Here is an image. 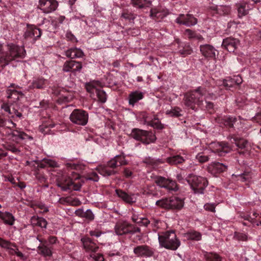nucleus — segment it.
I'll list each match as a JSON object with an SVG mask.
<instances>
[{
    "instance_id": "f257e3e1",
    "label": "nucleus",
    "mask_w": 261,
    "mask_h": 261,
    "mask_svg": "<svg viewBox=\"0 0 261 261\" xmlns=\"http://www.w3.org/2000/svg\"><path fill=\"white\" fill-rule=\"evenodd\" d=\"M213 94L207 93L204 87H198L196 89L188 92L184 95V103L187 107L194 110L196 105H199L203 102V96L207 98L208 96L212 97Z\"/></svg>"
},
{
    "instance_id": "f03ea898",
    "label": "nucleus",
    "mask_w": 261,
    "mask_h": 261,
    "mask_svg": "<svg viewBox=\"0 0 261 261\" xmlns=\"http://www.w3.org/2000/svg\"><path fill=\"white\" fill-rule=\"evenodd\" d=\"M25 50L23 47L13 43L7 45V52L0 57V63L5 66L12 61H18L25 56Z\"/></svg>"
},
{
    "instance_id": "7ed1b4c3",
    "label": "nucleus",
    "mask_w": 261,
    "mask_h": 261,
    "mask_svg": "<svg viewBox=\"0 0 261 261\" xmlns=\"http://www.w3.org/2000/svg\"><path fill=\"white\" fill-rule=\"evenodd\" d=\"M115 231L117 235L122 236L126 234H137L136 238L134 241H140L142 238L141 229L135 225L126 221H119L115 226Z\"/></svg>"
},
{
    "instance_id": "20e7f679",
    "label": "nucleus",
    "mask_w": 261,
    "mask_h": 261,
    "mask_svg": "<svg viewBox=\"0 0 261 261\" xmlns=\"http://www.w3.org/2000/svg\"><path fill=\"white\" fill-rule=\"evenodd\" d=\"M158 236L160 245L167 249L176 250L180 245L174 231H167Z\"/></svg>"
},
{
    "instance_id": "39448f33",
    "label": "nucleus",
    "mask_w": 261,
    "mask_h": 261,
    "mask_svg": "<svg viewBox=\"0 0 261 261\" xmlns=\"http://www.w3.org/2000/svg\"><path fill=\"white\" fill-rule=\"evenodd\" d=\"M186 180L195 194H204V191L208 185L206 178L193 174H189L186 177Z\"/></svg>"
},
{
    "instance_id": "423d86ee",
    "label": "nucleus",
    "mask_w": 261,
    "mask_h": 261,
    "mask_svg": "<svg viewBox=\"0 0 261 261\" xmlns=\"http://www.w3.org/2000/svg\"><path fill=\"white\" fill-rule=\"evenodd\" d=\"M155 204L163 208L180 210L184 205V201L182 199L173 196L157 200Z\"/></svg>"
},
{
    "instance_id": "0eeeda50",
    "label": "nucleus",
    "mask_w": 261,
    "mask_h": 261,
    "mask_svg": "<svg viewBox=\"0 0 261 261\" xmlns=\"http://www.w3.org/2000/svg\"><path fill=\"white\" fill-rule=\"evenodd\" d=\"M57 185L63 191H66L67 190L80 191L82 185L77 178L73 180L70 177L63 176L62 178L57 180Z\"/></svg>"
},
{
    "instance_id": "6e6552de",
    "label": "nucleus",
    "mask_w": 261,
    "mask_h": 261,
    "mask_svg": "<svg viewBox=\"0 0 261 261\" xmlns=\"http://www.w3.org/2000/svg\"><path fill=\"white\" fill-rule=\"evenodd\" d=\"M131 135L134 139L141 141L144 144L153 143L156 139L155 135L152 132L138 128H134L132 131Z\"/></svg>"
},
{
    "instance_id": "1a4fd4ad",
    "label": "nucleus",
    "mask_w": 261,
    "mask_h": 261,
    "mask_svg": "<svg viewBox=\"0 0 261 261\" xmlns=\"http://www.w3.org/2000/svg\"><path fill=\"white\" fill-rule=\"evenodd\" d=\"M88 114L85 111L75 109L70 115V121L77 125L84 126L88 121Z\"/></svg>"
},
{
    "instance_id": "9d476101",
    "label": "nucleus",
    "mask_w": 261,
    "mask_h": 261,
    "mask_svg": "<svg viewBox=\"0 0 261 261\" xmlns=\"http://www.w3.org/2000/svg\"><path fill=\"white\" fill-rule=\"evenodd\" d=\"M154 181L161 188H165L169 191H177L178 190L176 182L169 178L161 176H156L154 178Z\"/></svg>"
},
{
    "instance_id": "9b49d317",
    "label": "nucleus",
    "mask_w": 261,
    "mask_h": 261,
    "mask_svg": "<svg viewBox=\"0 0 261 261\" xmlns=\"http://www.w3.org/2000/svg\"><path fill=\"white\" fill-rule=\"evenodd\" d=\"M58 6L56 0H39L38 7L44 13H49L55 11Z\"/></svg>"
},
{
    "instance_id": "f8f14e48",
    "label": "nucleus",
    "mask_w": 261,
    "mask_h": 261,
    "mask_svg": "<svg viewBox=\"0 0 261 261\" xmlns=\"http://www.w3.org/2000/svg\"><path fill=\"white\" fill-rule=\"evenodd\" d=\"M210 147L213 152L219 156H224L231 150L228 144L223 142L212 143Z\"/></svg>"
},
{
    "instance_id": "ddd939ff",
    "label": "nucleus",
    "mask_w": 261,
    "mask_h": 261,
    "mask_svg": "<svg viewBox=\"0 0 261 261\" xmlns=\"http://www.w3.org/2000/svg\"><path fill=\"white\" fill-rule=\"evenodd\" d=\"M37 239L41 243L37 248L39 254L45 258H50L53 254V248L47 245V240L39 239L38 237Z\"/></svg>"
},
{
    "instance_id": "4468645a",
    "label": "nucleus",
    "mask_w": 261,
    "mask_h": 261,
    "mask_svg": "<svg viewBox=\"0 0 261 261\" xmlns=\"http://www.w3.org/2000/svg\"><path fill=\"white\" fill-rule=\"evenodd\" d=\"M133 252L137 257L145 258L150 257L154 253L152 248L146 245L137 246L134 248Z\"/></svg>"
},
{
    "instance_id": "2eb2a0df",
    "label": "nucleus",
    "mask_w": 261,
    "mask_h": 261,
    "mask_svg": "<svg viewBox=\"0 0 261 261\" xmlns=\"http://www.w3.org/2000/svg\"><path fill=\"white\" fill-rule=\"evenodd\" d=\"M175 22L179 24L191 27L195 25L197 23V20L192 14H187L185 15L180 14L176 19Z\"/></svg>"
},
{
    "instance_id": "dca6fc26",
    "label": "nucleus",
    "mask_w": 261,
    "mask_h": 261,
    "mask_svg": "<svg viewBox=\"0 0 261 261\" xmlns=\"http://www.w3.org/2000/svg\"><path fill=\"white\" fill-rule=\"evenodd\" d=\"M168 11L161 7L152 8L150 12V16L156 21H160L168 14Z\"/></svg>"
},
{
    "instance_id": "f3484780",
    "label": "nucleus",
    "mask_w": 261,
    "mask_h": 261,
    "mask_svg": "<svg viewBox=\"0 0 261 261\" xmlns=\"http://www.w3.org/2000/svg\"><path fill=\"white\" fill-rule=\"evenodd\" d=\"M82 68L81 62L74 60L66 61L63 66L62 70L64 72H75L80 71Z\"/></svg>"
},
{
    "instance_id": "a211bd4d",
    "label": "nucleus",
    "mask_w": 261,
    "mask_h": 261,
    "mask_svg": "<svg viewBox=\"0 0 261 261\" xmlns=\"http://www.w3.org/2000/svg\"><path fill=\"white\" fill-rule=\"evenodd\" d=\"M200 51L205 58L208 59H216L217 50L215 48L210 44L201 45L199 47Z\"/></svg>"
},
{
    "instance_id": "6ab92c4d",
    "label": "nucleus",
    "mask_w": 261,
    "mask_h": 261,
    "mask_svg": "<svg viewBox=\"0 0 261 261\" xmlns=\"http://www.w3.org/2000/svg\"><path fill=\"white\" fill-rule=\"evenodd\" d=\"M42 35L40 29L35 27L28 25V28L25 31L23 36L25 39H32L34 41H36Z\"/></svg>"
},
{
    "instance_id": "aec40b11",
    "label": "nucleus",
    "mask_w": 261,
    "mask_h": 261,
    "mask_svg": "<svg viewBox=\"0 0 261 261\" xmlns=\"http://www.w3.org/2000/svg\"><path fill=\"white\" fill-rule=\"evenodd\" d=\"M238 15L240 17L246 15L249 10L253 8V5L247 1H242L236 4Z\"/></svg>"
},
{
    "instance_id": "412c9836",
    "label": "nucleus",
    "mask_w": 261,
    "mask_h": 261,
    "mask_svg": "<svg viewBox=\"0 0 261 261\" xmlns=\"http://www.w3.org/2000/svg\"><path fill=\"white\" fill-rule=\"evenodd\" d=\"M178 44L177 53L182 57H185L193 53V49L188 43H182L179 39H176Z\"/></svg>"
},
{
    "instance_id": "4be33fe9",
    "label": "nucleus",
    "mask_w": 261,
    "mask_h": 261,
    "mask_svg": "<svg viewBox=\"0 0 261 261\" xmlns=\"http://www.w3.org/2000/svg\"><path fill=\"white\" fill-rule=\"evenodd\" d=\"M227 166L219 162H212L207 166L208 171L212 174H216L225 171Z\"/></svg>"
},
{
    "instance_id": "5701e85b",
    "label": "nucleus",
    "mask_w": 261,
    "mask_h": 261,
    "mask_svg": "<svg viewBox=\"0 0 261 261\" xmlns=\"http://www.w3.org/2000/svg\"><path fill=\"white\" fill-rule=\"evenodd\" d=\"M239 44V41L233 38H227L223 41L222 46L229 52H233Z\"/></svg>"
},
{
    "instance_id": "b1692460",
    "label": "nucleus",
    "mask_w": 261,
    "mask_h": 261,
    "mask_svg": "<svg viewBox=\"0 0 261 261\" xmlns=\"http://www.w3.org/2000/svg\"><path fill=\"white\" fill-rule=\"evenodd\" d=\"M83 247L87 252L91 253L96 252L99 247L89 238H84L81 239Z\"/></svg>"
},
{
    "instance_id": "393cba45",
    "label": "nucleus",
    "mask_w": 261,
    "mask_h": 261,
    "mask_svg": "<svg viewBox=\"0 0 261 261\" xmlns=\"http://www.w3.org/2000/svg\"><path fill=\"white\" fill-rule=\"evenodd\" d=\"M64 55L66 57L72 59L82 58L84 56V53L81 49L73 47L65 50Z\"/></svg>"
},
{
    "instance_id": "a878e982",
    "label": "nucleus",
    "mask_w": 261,
    "mask_h": 261,
    "mask_svg": "<svg viewBox=\"0 0 261 261\" xmlns=\"http://www.w3.org/2000/svg\"><path fill=\"white\" fill-rule=\"evenodd\" d=\"M144 97V93L140 91L136 90L133 91L128 95V103L130 105L134 106L135 103Z\"/></svg>"
},
{
    "instance_id": "bb28decb",
    "label": "nucleus",
    "mask_w": 261,
    "mask_h": 261,
    "mask_svg": "<svg viewBox=\"0 0 261 261\" xmlns=\"http://www.w3.org/2000/svg\"><path fill=\"white\" fill-rule=\"evenodd\" d=\"M0 219L3 221L6 225L12 226L15 221L14 216L8 212H3L0 211Z\"/></svg>"
},
{
    "instance_id": "cd10ccee",
    "label": "nucleus",
    "mask_w": 261,
    "mask_h": 261,
    "mask_svg": "<svg viewBox=\"0 0 261 261\" xmlns=\"http://www.w3.org/2000/svg\"><path fill=\"white\" fill-rule=\"evenodd\" d=\"M132 221L141 226H147L150 223L149 220L145 217H141L136 212H133L131 216Z\"/></svg>"
},
{
    "instance_id": "c85d7f7f",
    "label": "nucleus",
    "mask_w": 261,
    "mask_h": 261,
    "mask_svg": "<svg viewBox=\"0 0 261 261\" xmlns=\"http://www.w3.org/2000/svg\"><path fill=\"white\" fill-rule=\"evenodd\" d=\"M96 170L99 174L103 176H109L117 173L115 170L111 169L107 164L98 166L96 168Z\"/></svg>"
},
{
    "instance_id": "c756f323",
    "label": "nucleus",
    "mask_w": 261,
    "mask_h": 261,
    "mask_svg": "<svg viewBox=\"0 0 261 261\" xmlns=\"http://www.w3.org/2000/svg\"><path fill=\"white\" fill-rule=\"evenodd\" d=\"M216 120L220 124H223L229 127H232L235 122L237 121L236 118L229 116L218 117Z\"/></svg>"
},
{
    "instance_id": "7c9ffc66",
    "label": "nucleus",
    "mask_w": 261,
    "mask_h": 261,
    "mask_svg": "<svg viewBox=\"0 0 261 261\" xmlns=\"http://www.w3.org/2000/svg\"><path fill=\"white\" fill-rule=\"evenodd\" d=\"M99 85L100 82L98 81H92L86 84V89L87 92L90 93L91 97L94 95V93H97L99 89L97 87Z\"/></svg>"
},
{
    "instance_id": "2f4dec72",
    "label": "nucleus",
    "mask_w": 261,
    "mask_h": 261,
    "mask_svg": "<svg viewBox=\"0 0 261 261\" xmlns=\"http://www.w3.org/2000/svg\"><path fill=\"white\" fill-rule=\"evenodd\" d=\"M31 221L32 225L39 226L41 228H45L47 224L46 220L42 217L33 216L31 218Z\"/></svg>"
},
{
    "instance_id": "473e14b6",
    "label": "nucleus",
    "mask_w": 261,
    "mask_h": 261,
    "mask_svg": "<svg viewBox=\"0 0 261 261\" xmlns=\"http://www.w3.org/2000/svg\"><path fill=\"white\" fill-rule=\"evenodd\" d=\"M46 80L43 77L36 78L33 80L30 88L43 89L45 87Z\"/></svg>"
},
{
    "instance_id": "72a5a7b5",
    "label": "nucleus",
    "mask_w": 261,
    "mask_h": 261,
    "mask_svg": "<svg viewBox=\"0 0 261 261\" xmlns=\"http://www.w3.org/2000/svg\"><path fill=\"white\" fill-rule=\"evenodd\" d=\"M76 214L77 216L82 218H84L89 221H92L94 218V214L89 209L87 210L86 211H84L83 210H79L76 211Z\"/></svg>"
},
{
    "instance_id": "f704fd0d",
    "label": "nucleus",
    "mask_w": 261,
    "mask_h": 261,
    "mask_svg": "<svg viewBox=\"0 0 261 261\" xmlns=\"http://www.w3.org/2000/svg\"><path fill=\"white\" fill-rule=\"evenodd\" d=\"M185 35L189 39H196L199 41H202L203 40L202 36L196 33L195 31L190 29H186L185 31Z\"/></svg>"
},
{
    "instance_id": "c9c22d12",
    "label": "nucleus",
    "mask_w": 261,
    "mask_h": 261,
    "mask_svg": "<svg viewBox=\"0 0 261 261\" xmlns=\"http://www.w3.org/2000/svg\"><path fill=\"white\" fill-rule=\"evenodd\" d=\"M185 160L184 157L176 155L167 158L166 162L170 165H178L182 164Z\"/></svg>"
},
{
    "instance_id": "e433bc0d",
    "label": "nucleus",
    "mask_w": 261,
    "mask_h": 261,
    "mask_svg": "<svg viewBox=\"0 0 261 261\" xmlns=\"http://www.w3.org/2000/svg\"><path fill=\"white\" fill-rule=\"evenodd\" d=\"M115 192L119 197L127 203H132L134 201L130 195L121 190L117 189L115 190Z\"/></svg>"
},
{
    "instance_id": "4c0bfd02",
    "label": "nucleus",
    "mask_w": 261,
    "mask_h": 261,
    "mask_svg": "<svg viewBox=\"0 0 261 261\" xmlns=\"http://www.w3.org/2000/svg\"><path fill=\"white\" fill-rule=\"evenodd\" d=\"M0 247L4 249L9 250V252H10L13 247L16 248V245L15 243L0 238Z\"/></svg>"
},
{
    "instance_id": "58836bf2",
    "label": "nucleus",
    "mask_w": 261,
    "mask_h": 261,
    "mask_svg": "<svg viewBox=\"0 0 261 261\" xmlns=\"http://www.w3.org/2000/svg\"><path fill=\"white\" fill-rule=\"evenodd\" d=\"M11 134L14 138L13 140L16 141H18L19 140H24L29 137L28 135L25 133L17 130L12 131Z\"/></svg>"
},
{
    "instance_id": "ea45409f",
    "label": "nucleus",
    "mask_w": 261,
    "mask_h": 261,
    "mask_svg": "<svg viewBox=\"0 0 261 261\" xmlns=\"http://www.w3.org/2000/svg\"><path fill=\"white\" fill-rule=\"evenodd\" d=\"M181 109L177 107L172 108L171 110H167L166 114L171 117H178L181 116Z\"/></svg>"
},
{
    "instance_id": "a19ab883",
    "label": "nucleus",
    "mask_w": 261,
    "mask_h": 261,
    "mask_svg": "<svg viewBox=\"0 0 261 261\" xmlns=\"http://www.w3.org/2000/svg\"><path fill=\"white\" fill-rule=\"evenodd\" d=\"M204 257L206 261H221V257L217 254L212 252H205Z\"/></svg>"
},
{
    "instance_id": "79ce46f5",
    "label": "nucleus",
    "mask_w": 261,
    "mask_h": 261,
    "mask_svg": "<svg viewBox=\"0 0 261 261\" xmlns=\"http://www.w3.org/2000/svg\"><path fill=\"white\" fill-rule=\"evenodd\" d=\"M238 180L242 182L249 181L252 178V174L249 172H245L237 176Z\"/></svg>"
},
{
    "instance_id": "37998d69",
    "label": "nucleus",
    "mask_w": 261,
    "mask_h": 261,
    "mask_svg": "<svg viewBox=\"0 0 261 261\" xmlns=\"http://www.w3.org/2000/svg\"><path fill=\"white\" fill-rule=\"evenodd\" d=\"M187 237L192 240L199 241L201 239V234L196 231H191L187 233Z\"/></svg>"
},
{
    "instance_id": "c03bdc74",
    "label": "nucleus",
    "mask_w": 261,
    "mask_h": 261,
    "mask_svg": "<svg viewBox=\"0 0 261 261\" xmlns=\"http://www.w3.org/2000/svg\"><path fill=\"white\" fill-rule=\"evenodd\" d=\"M148 125L159 129H162L164 127L160 120L156 118L148 121Z\"/></svg>"
},
{
    "instance_id": "a18cd8bd",
    "label": "nucleus",
    "mask_w": 261,
    "mask_h": 261,
    "mask_svg": "<svg viewBox=\"0 0 261 261\" xmlns=\"http://www.w3.org/2000/svg\"><path fill=\"white\" fill-rule=\"evenodd\" d=\"M96 94L99 101L101 102V103L106 102L107 97V94L104 91L99 89Z\"/></svg>"
},
{
    "instance_id": "49530a36",
    "label": "nucleus",
    "mask_w": 261,
    "mask_h": 261,
    "mask_svg": "<svg viewBox=\"0 0 261 261\" xmlns=\"http://www.w3.org/2000/svg\"><path fill=\"white\" fill-rule=\"evenodd\" d=\"M235 144L237 146L241 149H244L248 145V142L244 139L240 138L235 139Z\"/></svg>"
},
{
    "instance_id": "de8ad7c7",
    "label": "nucleus",
    "mask_w": 261,
    "mask_h": 261,
    "mask_svg": "<svg viewBox=\"0 0 261 261\" xmlns=\"http://www.w3.org/2000/svg\"><path fill=\"white\" fill-rule=\"evenodd\" d=\"M114 159L116 160L118 167L127 164V162L123 155H116Z\"/></svg>"
},
{
    "instance_id": "09e8293b",
    "label": "nucleus",
    "mask_w": 261,
    "mask_h": 261,
    "mask_svg": "<svg viewBox=\"0 0 261 261\" xmlns=\"http://www.w3.org/2000/svg\"><path fill=\"white\" fill-rule=\"evenodd\" d=\"M234 239L239 241H246L248 236L246 233L236 232L233 237Z\"/></svg>"
},
{
    "instance_id": "8fccbe9b",
    "label": "nucleus",
    "mask_w": 261,
    "mask_h": 261,
    "mask_svg": "<svg viewBox=\"0 0 261 261\" xmlns=\"http://www.w3.org/2000/svg\"><path fill=\"white\" fill-rule=\"evenodd\" d=\"M121 17L125 20L131 21L136 18V15L128 11L124 12L121 14Z\"/></svg>"
},
{
    "instance_id": "3c124183",
    "label": "nucleus",
    "mask_w": 261,
    "mask_h": 261,
    "mask_svg": "<svg viewBox=\"0 0 261 261\" xmlns=\"http://www.w3.org/2000/svg\"><path fill=\"white\" fill-rule=\"evenodd\" d=\"M132 4L134 7L141 8L146 4V0H131Z\"/></svg>"
},
{
    "instance_id": "603ef678",
    "label": "nucleus",
    "mask_w": 261,
    "mask_h": 261,
    "mask_svg": "<svg viewBox=\"0 0 261 261\" xmlns=\"http://www.w3.org/2000/svg\"><path fill=\"white\" fill-rule=\"evenodd\" d=\"M90 257L93 259L94 261H104V257L102 254L100 253H91Z\"/></svg>"
},
{
    "instance_id": "864d4df0",
    "label": "nucleus",
    "mask_w": 261,
    "mask_h": 261,
    "mask_svg": "<svg viewBox=\"0 0 261 261\" xmlns=\"http://www.w3.org/2000/svg\"><path fill=\"white\" fill-rule=\"evenodd\" d=\"M223 84L226 87H231L235 85L233 82V77H227L223 81Z\"/></svg>"
},
{
    "instance_id": "5fc2aeb1",
    "label": "nucleus",
    "mask_w": 261,
    "mask_h": 261,
    "mask_svg": "<svg viewBox=\"0 0 261 261\" xmlns=\"http://www.w3.org/2000/svg\"><path fill=\"white\" fill-rule=\"evenodd\" d=\"M196 159L200 163H205L208 161V156L203 154V153H199L196 155Z\"/></svg>"
},
{
    "instance_id": "6e6d98bb",
    "label": "nucleus",
    "mask_w": 261,
    "mask_h": 261,
    "mask_svg": "<svg viewBox=\"0 0 261 261\" xmlns=\"http://www.w3.org/2000/svg\"><path fill=\"white\" fill-rule=\"evenodd\" d=\"M6 149L8 151H10L12 152L13 153L18 154L20 152V150L17 148L14 145L9 144L6 147Z\"/></svg>"
},
{
    "instance_id": "4d7b16f0",
    "label": "nucleus",
    "mask_w": 261,
    "mask_h": 261,
    "mask_svg": "<svg viewBox=\"0 0 261 261\" xmlns=\"http://www.w3.org/2000/svg\"><path fill=\"white\" fill-rule=\"evenodd\" d=\"M87 179L94 181H97L99 180V176L96 173L92 172L87 175Z\"/></svg>"
},
{
    "instance_id": "13d9d810",
    "label": "nucleus",
    "mask_w": 261,
    "mask_h": 261,
    "mask_svg": "<svg viewBox=\"0 0 261 261\" xmlns=\"http://www.w3.org/2000/svg\"><path fill=\"white\" fill-rule=\"evenodd\" d=\"M107 165L108 166V167L111 169H113L115 170V169L117 167H118L116 160L113 158V159L111 160L110 161H109Z\"/></svg>"
},
{
    "instance_id": "bf43d9fd",
    "label": "nucleus",
    "mask_w": 261,
    "mask_h": 261,
    "mask_svg": "<svg viewBox=\"0 0 261 261\" xmlns=\"http://www.w3.org/2000/svg\"><path fill=\"white\" fill-rule=\"evenodd\" d=\"M7 92L8 94L7 97L8 98H12L13 95H17V94L22 95V93L21 92H19L15 90L9 89L7 91Z\"/></svg>"
},
{
    "instance_id": "052dcab7",
    "label": "nucleus",
    "mask_w": 261,
    "mask_h": 261,
    "mask_svg": "<svg viewBox=\"0 0 261 261\" xmlns=\"http://www.w3.org/2000/svg\"><path fill=\"white\" fill-rule=\"evenodd\" d=\"M150 223H151V225L156 228L159 227V223H161V221L159 219H156L155 218L152 217L150 220H149Z\"/></svg>"
},
{
    "instance_id": "680f3d73",
    "label": "nucleus",
    "mask_w": 261,
    "mask_h": 261,
    "mask_svg": "<svg viewBox=\"0 0 261 261\" xmlns=\"http://www.w3.org/2000/svg\"><path fill=\"white\" fill-rule=\"evenodd\" d=\"M10 253L15 254L17 256L22 258L23 257V254L22 252L19 251L17 246H16V248L13 247L12 249L11 250Z\"/></svg>"
},
{
    "instance_id": "e2e57ef3",
    "label": "nucleus",
    "mask_w": 261,
    "mask_h": 261,
    "mask_svg": "<svg viewBox=\"0 0 261 261\" xmlns=\"http://www.w3.org/2000/svg\"><path fill=\"white\" fill-rule=\"evenodd\" d=\"M204 208L205 210L208 211H210V212H215V206L213 204H209V203L205 204L204 205Z\"/></svg>"
},
{
    "instance_id": "0e129e2a",
    "label": "nucleus",
    "mask_w": 261,
    "mask_h": 261,
    "mask_svg": "<svg viewBox=\"0 0 261 261\" xmlns=\"http://www.w3.org/2000/svg\"><path fill=\"white\" fill-rule=\"evenodd\" d=\"M44 162L49 166L51 167H58V164L55 161L51 160H45Z\"/></svg>"
},
{
    "instance_id": "69168bd1",
    "label": "nucleus",
    "mask_w": 261,
    "mask_h": 261,
    "mask_svg": "<svg viewBox=\"0 0 261 261\" xmlns=\"http://www.w3.org/2000/svg\"><path fill=\"white\" fill-rule=\"evenodd\" d=\"M1 108L10 114L13 113V112H11L9 105L7 103H3L1 106Z\"/></svg>"
},
{
    "instance_id": "338daca9",
    "label": "nucleus",
    "mask_w": 261,
    "mask_h": 261,
    "mask_svg": "<svg viewBox=\"0 0 261 261\" xmlns=\"http://www.w3.org/2000/svg\"><path fill=\"white\" fill-rule=\"evenodd\" d=\"M4 178H5L4 180L5 181L10 182L12 184H13L14 185V187H15V185L16 184V181L13 177H12V176H5L4 177Z\"/></svg>"
},
{
    "instance_id": "774afa93",
    "label": "nucleus",
    "mask_w": 261,
    "mask_h": 261,
    "mask_svg": "<svg viewBox=\"0 0 261 261\" xmlns=\"http://www.w3.org/2000/svg\"><path fill=\"white\" fill-rule=\"evenodd\" d=\"M233 77V82L236 85H239L241 84L243 82L242 77L239 75L234 76Z\"/></svg>"
}]
</instances>
